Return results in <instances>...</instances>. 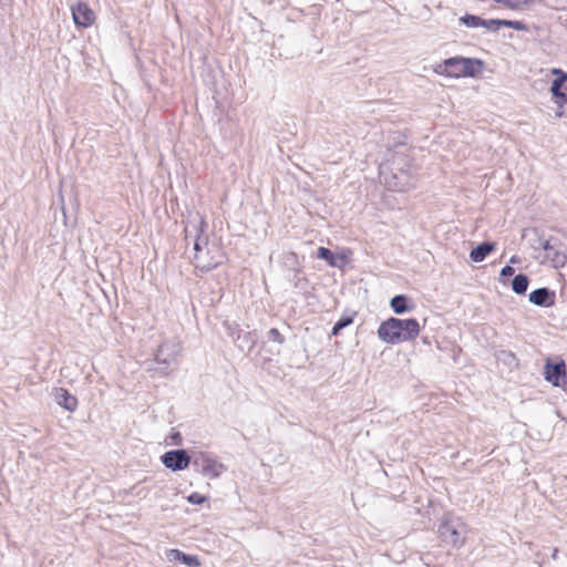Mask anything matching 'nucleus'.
Segmentation results:
<instances>
[{
  "instance_id": "obj_1",
  "label": "nucleus",
  "mask_w": 567,
  "mask_h": 567,
  "mask_svg": "<svg viewBox=\"0 0 567 567\" xmlns=\"http://www.w3.org/2000/svg\"><path fill=\"white\" fill-rule=\"evenodd\" d=\"M420 331L421 326L415 318L390 317L380 323L377 334L386 344H400L414 340Z\"/></svg>"
},
{
  "instance_id": "obj_2",
  "label": "nucleus",
  "mask_w": 567,
  "mask_h": 567,
  "mask_svg": "<svg viewBox=\"0 0 567 567\" xmlns=\"http://www.w3.org/2000/svg\"><path fill=\"white\" fill-rule=\"evenodd\" d=\"M192 223L194 230L193 262L195 267L202 271H209L220 265V256L218 258L210 256V250L208 249V237L205 235V230L208 227L205 218L197 213L196 219Z\"/></svg>"
},
{
  "instance_id": "obj_3",
  "label": "nucleus",
  "mask_w": 567,
  "mask_h": 567,
  "mask_svg": "<svg viewBox=\"0 0 567 567\" xmlns=\"http://www.w3.org/2000/svg\"><path fill=\"white\" fill-rule=\"evenodd\" d=\"M484 68V62L476 58L452 56L435 68L440 75L449 78H475Z\"/></svg>"
},
{
  "instance_id": "obj_4",
  "label": "nucleus",
  "mask_w": 567,
  "mask_h": 567,
  "mask_svg": "<svg viewBox=\"0 0 567 567\" xmlns=\"http://www.w3.org/2000/svg\"><path fill=\"white\" fill-rule=\"evenodd\" d=\"M192 465L194 470L209 480L218 478L227 471V466L208 452H193Z\"/></svg>"
},
{
  "instance_id": "obj_5",
  "label": "nucleus",
  "mask_w": 567,
  "mask_h": 567,
  "mask_svg": "<svg viewBox=\"0 0 567 567\" xmlns=\"http://www.w3.org/2000/svg\"><path fill=\"white\" fill-rule=\"evenodd\" d=\"M439 537L446 545L461 547L465 540V525L458 517L446 516L437 528Z\"/></svg>"
},
{
  "instance_id": "obj_6",
  "label": "nucleus",
  "mask_w": 567,
  "mask_h": 567,
  "mask_svg": "<svg viewBox=\"0 0 567 567\" xmlns=\"http://www.w3.org/2000/svg\"><path fill=\"white\" fill-rule=\"evenodd\" d=\"M538 245L547 252L551 259L554 267L561 268L567 264V248L558 238L545 239L538 238Z\"/></svg>"
},
{
  "instance_id": "obj_7",
  "label": "nucleus",
  "mask_w": 567,
  "mask_h": 567,
  "mask_svg": "<svg viewBox=\"0 0 567 567\" xmlns=\"http://www.w3.org/2000/svg\"><path fill=\"white\" fill-rule=\"evenodd\" d=\"M163 465L172 472L186 470L193 462V453L185 449L169 450L161 456Z\"/></svg>"
},
{
  "instance_id": "obj_8",
  "label": "nucleus",
  "mask_w": 567,
  "mask_h": 567,
  "mask_svg": "<svg viewBox=\"0 0 567 567\" xmlns=\"http://www.w3.org/2000/svg\"><path fill=\"white\" fill-rule=\"evenodd\" d=\"M286 342V336L284 331L277 328H270L265 336V340L261 343L260 350L266 353L265 360L270 361L271 357L279 355L281 353V347Z\"/></svg>"
},
{
  "instance_id": "obj_9",
  "label": "nucleus",
  "mask_w": 567,
  "mask_h": 567,
  "mask_svg": "<svg viewBox=\"0 0 567 567\" xmlns=\"http://www.w3.org/2000/svg\"><path fill=\"white\" fill-rule=\"evenodd\" d=\"M544 378L554 386L563 388L567 392V374L564 361L555 363L547 361L545 364Z\"/></svg>"
},
{
  "instance_id": "obj_10",
  "label": "nucleus",
  "mask_w": 567,
  "mask_h": 567,
  "mask_svg": "<svg viewBox=\"0 0 567 567\" xmlns=\"http://www.w3.org/2000/svg\"><path fill=\"white\" fill-rule=\"evenodd\" d=\"M72 18L78 27L89 28L94 23L95 14L86 2L79 1L71 7Z\"/></svg>"
},
{
  "instance_id": "obj_11",
  "label": "nucleus",
  "mask_w": 567,
  "mask_h": 567,
  "mask_svg": "<svg viewBox=\"0 0 567 567\" xmlns=\"http://www.w3.org/2000/svg\"><path fill=\"white\" fill-rule=\"evenodd\" d=\"M167 350L168 346L163 343L155 354V362L159 365L156 370H159L163 375H167L177 364L175 351L167 352Z\"/></svg>"
},
{
  "instance_id": "obj_12",
  "label": "nucleus",
  "mask_w": 567,
  "mask_h": 567,
  "mask_svg": "<svg viewBox=\"0 0 567 567\" xmlns=\"http://www.w3.org/2000/svg\"><path fill=\"white\" fill-rule=\"evenodd\" d=\"M528 301L538 307L549 308L555 305L556 293L547 287L537 288L528 295Z\"/></svg>"
},
{
  "instance_id": "obj_13",
  "label": "nucleus",
  "mask_w": 567,
  "mask_h": 567,
  "mask_svg": "<svg viewBox=\"0 0 567 567\" xmlns=\"http://www.w3.org/2000/svg\"><path fill=\"white\" fill-rule=\"evenodd\" d=\"M258 340L259 334L257 330L238 331V334L235 339V344L240 351L250 353L257 344Z\"/></svg>"
},
{
  "instance_id": "obj_14",
  "label": "nucleus",
  "mask_w": 567,
  "mask_h": 567,
  "mask_svg": "<svg viewBox=\"0 0 567 567\" xmlns=\"http://www.w3.org/2000/svg\"><path fill=\"white\" fill-rule=\"evenodd\" d=\"M55 403L69 412H74L78 408V399L64 388L53 390Z\"/></svg>"
},
{
  "instance_id": "obj_15",
  "label": "nucleus",
  "mask_w": 567,
  "mask_h": 567,
  "mask_svg": "<svg viewBox=\"0 0 567 567\" xmlns=\"http://www.w3.org/2000/svg\"><path fill=\"white\" fill-rule=\"evenodd\" d=\"M390 307L395 315H404L411 312L415 305L406 295H395L390 300Z\"/></svg>"
},
{
  "instance_id": "obj_16",
  "label": "nucleus",
  "mask_w": 567,
  "mask_h": 567,
  "mask_svg": "<svg viewBox=\"0 0 567 567\" xmlns=\"http://www.w3.org/2000/svg\"><path fill=\"white\" fill-rule=\"evenodd\" d=\"M317 258L324 260L330 267L342 268L346 264V257L338 255L327 247L317 249Z\"/></svg>"
},
{
  "instance_id": "obj_17",
  "label": "nucleus",
  "mask_w": 567,
  "mask_h": 567,
  "mask_svg": "<svg viewBox=\"0 0 567 567\" xmlns=\"http://www.w3.org/2000/svg\"><path fill=\"white\" fill-rule=\"evenodd\" d=\"M496 248V243L494 241H483L475 247L472 248L470 252V258L474 262L483 261L492 251Z\"/></svg>"
},
{
  "instance_id": "obj_18",
  "label": "nucleus",
  "mask_w": 567,
  "mask_h": 567,
  "mask_svg": "<svg viewBox=\"0 0 567 567\" xmlns=\"http://www.w3.org/2000/svg\"><path fill=\"white\" fill-rule=\"evenodd\" d=\"M168 558L171 560L178 561L188 567H197L200 565L199 559L196 555H189L179 549H171L168 551Z\"/></svg>"
},
{
  "instance_id": "obj_19",
  "label": "nucleus",
  "mask_w": 567,
  "mask_h": 567,
  "mask_svg": "<svg viewBox=\"0 0 567 567\" xmlns=\"http://www.w3.org/2000/svg\"><path fill=\"white\" fill-rule=\"evenodd\" d=\"M357 317L355 311H346L339 320L333 324L331 330V336H339L341 331L353 323L354 318Z\"/></svg>"
},
{
  "instance_id": "obj_20",
  "label": "nucleus",
  "mask_w": 567,
  "mask_h": 567,
  "mask_svg": "<svg viewBox=\"0 0 567 567\" xmlns=\"http://www.w3.org/2000/svg\"><path fill=\"white\" fill-rule=\"evenodd\" d=\"M529 285V278L525 274H517L512 279V290L516 295H525Z\"/></svg>"
},
{
  "instance_id": "obj_21",
  "label": "nucleus",
  "mask_w": 567,
  "mask_h": 567,
  "mask_svg": "<svg viewBox=\"0 0 567 567\" xmlns=\"http://www.w3.org/2000/svg\"><path fill=\"white\" fill-rule=\"evenodd\" d=\"M535 0H497V3L503 4L511 10H524L528 8Z\"/></svg>"
},
{
  "instance_id": "obj_22",
  "label": "nucleus",
  "mask_w": 567,
  "mask_h": 567,
  "mask_svg": "<svg viewBox=\"0 0 567 567\" xmlns=\"http://www.w3.org/2000/svg\"><path fill=\"white\" fill-rule=\"evenodd\" d=\"M460 22L467 28H480L485 24V19L480 16L466 13L460 18Z\"/></svg>"
},
{
  "instance_id": "obj_23",
  "label": "nucleus",
  "mask_w": 567,
  "mask_h": 567,
  "mask_svg": "<svg viewBox=\"0 0 567 567\" xmlns=\"http://www.w3.org/2000/svg\"><path fill=\"white\" fill-rule=\"evenodd\" d=\"M549 90L556 105L559 109H563L564 105L567 103V94L563 92V86H555L554 84H550Z\"/></svg>"
},
{
  "instance_id": "obj_24",
  "label": "nucleus",
  "mask_w": 567,
  "mask_h": 567,
  "mask_svg": "<svg viewBox=\"0 0 567 567\" xmlns=\"http://www.w3.org/2000/svg\"><path fill=\"white\" fill-rule=\"evenodd\" d=\"M505 24V19H485V24H482V28L487 29L488 31L496 32Z\"/></svg>"
},
{
  "instance_id": "obj_25",
  "label": "nucleus",
  "mask_w": 567,
  "mask_h": 567,
  "mask_svg": "<svg viewBox=\"0 0 567 567\" xmlns=\"http://www.w3.org/2000/svg\"><path fill=\"white\" fill-rule=\"evenodd\" d=\"M551 73L556 75V78L551 81V84L555 86H563L567 82V72L564 70L555 68L551 70Z\"/></svg>"
},
{
  "instance_id": "obj_26",
  "label": "nucleus",
  "mask_w": 567,
  "mask_h": 567,
  "mask_svg": "<svg viewBox=\"0 0 567 567\" xmlns=\"http://www.w3.org/2000/svg\"><path fill=\"white\" fill-rule=\"evenodd\" d=\"M504 28H511V29H514L517 31H527L528 30V25L525 22L518 21V20H506L505 19Z\"/></svg>"
},
{
  "instance_id": "obj_27",
  "label": "nucleus",
  "mask_w": 567,
  "mask_h": 567,
  "mask_svg": "<svg viewBox=\"0 0 567 567\" xmlns=\"http://www.w3.org/2000/svg\"><path fill=\"white\" fill-rule=\"evenodd\" d=\"M187 501L193 505H202L207 501V497L197 492H194L187 496Z\"/></svg>"
},
{
  "instance_id": "obj_28",
  "label": "nucleus",
  "mask_w": 567,
  "mask_h": 567,
  "mask_svg": "<svg viewBox=\"0 0 567 567\" xmlns=\"http://www.w3.org/2000/svg\"><path fill=\"white\" fill-rule=\"evenodd\" d=\"M514 274H515V269L511 265L504 266L499 272L503 284H505V280H504L505 278H509Z\"/></svg>"
},
{
  "instance_id": "obj_29",
  "label": "nucleus",
  "mask_w": 567,
  "mask_h": 567,
  "mask_svg": "<svg viewBox=\"0 0 567 567\" xmlns=\"http://www.w3.org/2000/svg\"><path fill=\"white\" fill-rule=\"evenodd\" d=\"M171 439H172L173 443L176 445H182V443H183V437L179 432H173L171 434Z\"/></svg>"
},
{
  "instance_id": "obj_30",
  "label": "nucleus",
  "mask_w": 567,
  "mask_h": 567,
  "mask_svg": "<svg viewBox=\"0 0 567 567\" xmlns=\"http://www.w3.org/2000/svg\"><path fill=\"white\" fill-rule=\"evenodd\" d=\"M238 331H240L238 329V326H235V327L228 326V336L233 337L234 340L236 339Z\"/></svg>"
},
{
  "instance_id": "obj_31",
  "label": "nucleus",
  "mask_w": 567,
  "mask_h": 567,
  "mask_svg": "<svg viewBox=\"0 0 567 567\" xmlns=\"http://www.w3.org/2000/svg\"><path fill=\"white\" fill-rule=\"evenodd\" d=\"M564 115H566V113L563 111V109H559V107L557 106L556 116H557V117H563Z\"/></svg>"
},
{
  "instance_id": "obj_32",
  "label": "nucleus",
  "mask_w": 567,
  "mask_h": 567,
  "mask_svg": "<svg viewBox=\"0 0 567 567\" xmlns=\"http://www.w3.org/2000/svg\"><path fill=\"white\" fill-rule=\"evenodd\" d=\"M518 261H519V258L516 255L512 256L509 259V264H517Z\"/></svg>"
},
{
  "instance_id": "obj_33",
  "label": "nucleus",
  "mask_w": 567,
  "mask_h": 567,
  "mask_svg": "<svg viewBox=\"0 0 567 567\" xmlns=\"http://www.w3.org/2000/svg\"><path fill=\"white\" fill-rule=\"evenodd\" d=\"M558 553H559L558 548H553L551 558L557 559Z\"/></svg>"
},
{
  "instance_id": "obj_34",
  "label": "nucleus",
  "mask_w": 567,
  "mask_h": 567,
  "mask_svg": "<svg viewBox=\"0 0 567 567\" xmlns=\"http://www.w3.org/2000/svg\"><path fill=\"white\" fill-rule=\"evenodd\" d=\"M190 235H192V230L189 229V226H186L185 227V238L187 239L188 236H190Z\"/></svg>"
},
{
  "instance_id": "obj_35",
  "label": "nucleus",
  "mask_w": 567,
  "mask_h": 567,
  "mask_svg": "<svg viewBox=\"0 0 567 567\" xmlns=\"http://www.w3.org/2000/svg\"><path fill=\"white\" fill-rule=\"evenodd\" d=\"M422 341H423L424 344H427V346L431 344V341H430L429 337H423Z\"/></svg>"
},
{
  "instance_id": "obj_36",
  "label": "nucleus",
  "mask_w": 567,
  "mask_h": 567,
  "mask_svg": "<svg viewBox=\"0 0 567 567\" xmlns=\"http://www.w3.org/2000/svg\"><path fill=\"white\" fill-rule=\"evenodd\" d=\"M284 328H285V330H287V331L290 329V327H289V326H287V324H285V326H284Z\"/></svg>"
},
{
  "instance_id": "obj_37",
  "label": "nucleus",
  "mask_w": 567,
  "mask_h": 567,
  "mask_svg": "<svg viewBox=\"0 0 567 567\" xmlns=\"http://www.w3.org/2000/svg\"><path fill=\"white\" fill-rule=\"evenodd\" d=\"M566 117H567V111H566Z\"/></svg>"
}]
</instances>
